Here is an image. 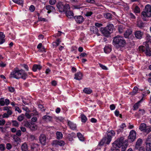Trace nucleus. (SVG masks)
<instances>
[{"label":"nucleus","mask_w":151,"mask_h":151,"mask_svg":"<svg viewBox=\"0 0 151 151\" xmlns=\"http://www.w3.org/2000/svg\"><path fill=\"white\" fill-rule=\"evenodd\" d=\"M12 1L18 4L22 5L23 3V0H12Z\"/></svg>","instance_id":"4c0bfd02"},{"label":"nucleus","mask_w":151,"mask_h":151,"mask_svg":"<svg viewBox=\"0 0 151 151\" xmlns=\"http://www.w3.org/2000/svg\"><path fill=\"white\" fill-rule=\"evenodd\" d=\"M77 136L80 141H83L84 140V138L83 136L80 133H78L77 134Z\"/></svg>","instance_id":"473e14b6"},{"label":"nucleus","mask_w":151,"mask_h":151,"mask_svg":"<svg viewBox=\"0 0 151 151\" xmlns=\"http://www.w3.org/2000/svg\"><path fill=\"white\" fill-rule=\"evenodd\" d=\"M35 9V7L33 5H31L29 7V10L31 12H33Z\"/></svg>","instance_id":"4d7b16f0"},{"label":"nucleus","mask_w":151,"mask_h":151,"mask_svg":"<svg viewBox=\"0 0 151 151\" xmlns=\"http://www.w3.org/2000/svg\"><path fill=\"white\" fill-rule=\"evenodd\" d=\"M16 135L18 136H20L21 135V132L20 130H17L16 131Z\"/></svg>","instance_id":"0e129e2a"},{"label":"nucleus","mask_w":151,"mask_h":151,"mask_svg":"<svg viewBox=\"0 0 151 151\" xmlns=\"http://www.w3.org/2000/svg\"><path fill=\"white\" fill-rule=\"evenodd\" d=\"M102 34H103L105 36H108L111 32L108 30L105 27L101 31Z\"/></svg>","instance_id":"412c9836"},{"label":"nucleus","mask_w":151,"mask_h":151,"mask_svg":"<svg viewBox=\"0 0 151 151\" xmlns=\"http://www.w3.org/2000/svg\"><path fill=\"white\" fill-rule=\"evenodd\" d=\"M25 115L26 117L28 119L30 118L31 116H32L31 113V114H29L27 113H26L25 114Z\"/></svg>","instance_id":"e2e57ef3"},{"label":"nucleus","mask_w":151,"mask_h":151,"mask_svg":"<svg viewBox=\"0 0 151 151\" xmlns=\"http://www.w3.org/2000/svg\"><path fill=\"white\" fill-rule=\"evenodd\" d=\"M83 92L86 94H89L92 92L91 89L88 88H85L83 90Z\"/></svg>","instance_id":"72a5a7b5"},{"label":"nucleus","mask_w":151,"mask_h":151,"mask_svg":"<svg viewBox=\"0 0 151 151\" xmlns=\"http://www.w3.org/2000/svg\"><path fill=\"white\" fill-rule=\"evenodd\" d=\"M46 137L45 135L42 134L39 138V140L40 143L43 145H45L46 143Z\"/></svg>","instance_id":"6e6552de"},{"label":"nucleus","mask_w":151,"mask_h":151,"mask_svg":"<svg viewBox=\"0 0 151 151\" xmlns=\"http://www.w3.org/2000/svg\"><path fill=\"white\" fill-rule=\"evenodd\" d=\"M70 9V7L68 4H64V12L66 11L67 10L69 9Z\"/></svg>","instance_id":"49530a36"},{"label":"nucleus","mask_w":151,"mask_h":151,"mask_svg":"<svg viewBox=\"0 0 151 151\" xmlns=\"http://www.w3.org/2000/svg\"><path fill=\"white\" fill-rule=\"evenodd\" d=\"M145 45L146 46V44ZM146 48V47H145L144 46L142 45L140 46H139V51L142 52H145Z\"/></svg>","instance_id":"58836bf2"},{"label":"nucleus","mask_w":151,"mask_h":151,"mask_svg":"<svg viewBox=\"0 0 151 151\" xmlns=\"http://www.w3.org/2000/svg\"><path fill=\"white\" fill-rule=\"evenodd\" d=\"M111 33L112 32L114 29V26L112 24H109L105 27Z\"/></svg>","instance_id":"5701e85b"},{"label":"nucleus","mask_w":151,"mask_h":151,"mask_svg":"<svg viewBox=\"0 0 151 151\" xmlns=\"http://www.w3.org/2000/svg\"><path fill=\"white\" fill-rule=\"evenodd\" d=\"M129 16L130 17V18L132 19H134L136 18L135 16L132 13H130L129 14Z\"/></svg>","instance_id":"bf43d9fd"},{"label":"nucleus","mask_w":151,"mask_h":151,"mask_svg":"<svg viewBox=\"0 0 151 151\" xmlns=\"http://www.w3.org/2000/svg\"><path fill=\"white\" fill-rule=\"evenodd\" d=\"M149 45L148 44L147 45L146 48L145 52V54L147 56H151V51L150 50V49L149 47Z\"/></svg>","instance_id":"6ab92c4d"},{"label":"nucleus","mask_w":151,"mask_h":151,"mask_svg":"<svg viewBox=\"0 0 151 151\" xmlns=\"http://www.w3.org/2000/svg\"><path fill=\"white\" fill-rule=\"evenodd\" d=\"M127 146V142H124V138L121 137L117 139L112 143L113 148L111 149L112 150H114L115 149H117L122 147V151H125Z\"/></svg>","instance_id":"f257e3e1"},{"label":"nucleus","mask_w":151,"mask_h":151,"mask_svg":"<svg viewBox=\"0 0 151 151\" xmlns=\"http://www.w3.org/2000/svg\"><path fill=\"white\" fill-rule=\"evenodd\" d=\"M138 88L137 87H136V86L134 87L133 89V92L132 93V95H134L136 93H137L138 92Z\"/></svg>","instance_id":"ea45409f"},{"label":"nucleus","mask_w":151,"mask_h":151,"mask_svg":"<svg viewBox=\"0 0 151 151\" xmlns=\"http://www.w3.org/2000/svg\"><path fill=\"white\" fill-rule=\"evenodd\" d=\"M124 28L122 25H120L118 27L119 32L120 33H122L123 31Z\"/></svg>","instance_id":"37998d69"},{"label":"nucleus","mask_w":151,"mask_h":151,"mask_svg":"<svg viewBox=\"0 0 151 151\" xmlns=\"http://www.w3.org/2000/svg\"><path fill=\"white\" fill-rule=\"evenodd\" d=\"M42 44L41 43H39L37 46V48L38 49H42V50H41V51H44L45 50V49L44 47H42Z\"/></svg>","instance_id":"603ef678"},{"label":"nucleus","mask_w":151,"mask_h":151,"mask_svg":"<svg viewBox=\"0 0 151 151\" xmlns=\"http://www.w3.org/2000/svg\"><path fill=\"white\" fill-rule=\"evenodd\" d=\"M99 65L100 67L102 68V69L103 70H107L108 68H107L106 66H105L102 65L101 63L99 64Z\"/></svg>","instance_id":"864d4df0"},{"label":"nucleus","mask_w":151,"mask_h":151,"mask_svg":"<svg viewBox=\"0 0 151 151\" xmlns=\"http://www.w3.org/2000/svg\"><path fill=\"white\" fill-rule=\"evenodd\" d=\"M12 147V145L9 143H7L6 144V148L8 150H10Z\"/></svg>","instance_id":"3c124183"},{"label":"nucleus","mask_w":151,"mask_h":151,"mask_svg":"<svg viewBox=\"0 0 151 151\" xmlns=\"http://www.w3.org/2000/svg\"><path fill=\"white\" fill-rule=\"evenodd\" d=\"M45 8L47 10H51L54 11L55 10V8L54 7L52 6L49 5L46 6H45Z\"/></svg>","instance_id":"e433bc0d"},{"label":"nucleus","mask_w":151,"mask_h":151,"mask_svg":"<svg viewBox=\"0 0 151 151\" xmlns=\"http://www.w3.org/2000/svg\"><path fill=\"white\" fill-rule=\"evenodd\" d=\"M65 144V142L63 140H54L53 141V145H59L60 146H63Z\"/></svg>","instance_id":"9b49d317"},{"label":"nucleus","mask_w":151,"mask_h":151,"mask_svg":"<svg viewBox=\"0 0 151 151\" xmlns=\"http://www.w3.org/2000/svg\"><path fill=\"white\" fill-rule=\"evenodd\" d=\"M104 17L107 19H111L112 18V15L110 13L108 12L105 13L104 14Z\"/></svg>","instance_id":"7c9ffc66"},{"label":"nucleus","mask_w":151,"mask_h":151,"mask_svg":"<svg viewBox=\"0 0 151 151\" xmlns=\"http://www.w3.org/2000/svg\"><path fill=\"white\" fill-rule=\"evenodd\" d=\"M104 50L106 53L108 54L110 53L111 50V46L109 45H106L104 48Z\"/></svg>","instance_id":"dca6fc26"},{"label":"nucleus","mask_w":151,"mask_h":151,"mask_svg":"<svg viewBox=\"0 0 151 151\" xmlns=\"http://www.w3.org/2000/svg\"><path fill=\"white\" fill-rule=\"evenodd\" d=\"M143 34V32L140 31H137L135 32V37L139 39H140L142 38Z\"/></svg>","instance_id":"ddd939ff"},{"label":"nucleus","mask_w":151,"mask_h":151,"mask_svg":"<svg viewBox=\"0 0 151 151\" xmlns=\"http://www.w3.org/2000/svg\"><path fill=\"white\" fill-rule=\"evenodd\" d=\"M12 124L13 126L16 127H18L19 126V123L16 121H12Z\"/></svg>","instance_id":"a18cd8bd"},{"label":"nucleus","mask_w":151,"mask_h":151,"mask_svg":"<svg viewBox=\"0 0 151 151\" xmlns=\"http://www.w3.org/2000/svg\"><path fill=\"white\" fill-rule=\"evenodd\" d=\"M126 127V125L124 123L122 124L119 126V129H117V131L118 132H122L124 128Z\"/></svg>","instance_id":"a878e982"},{"label":"nucleus","mask_w":151,"mask_h":151,"mask_svg":"<svg viewBox=\"0 0 151 151\" xmlns=\"http://www.w3.org/2000/svg\"><path fill=\"white\" fill-rule=\"evenodd\" d=\"M86 2L91 4H94L95 3L94 0H86Z\"/></svg>","instance_id":"69168bd1"},{"label":"nucleus","mask_w":151,"mask_h":151,"mask_svg":"<svg viewBox=\"0 0 151 151\" xmlns=\"http://www.w3.org/2000/svg\"><path fill=\"white\" fill-rule=\"evenodd\" d=\"M31 114L32 116L33 115H38V112L36 110H34L32 113H31Z\"/></svg>","instance_id":"680f3d73"},{"label":"nucleus","mask_w":151,"mask_h":151,"mask_svg":"<svg viewBox=\"0 0 151 151\" xmlns=\"http://www.w3.org/2000/svg\"><path fill=\"white\" fill-rule=\"evenodd\" d=\"M74 134L72 133L70 134H69L68 136V139L70 141H72L73 140Z\"/></svg>","instance_id":"a19ab883"},{"label":"nucleus","mask_w":151,"mask_h":151,"mask_svg":"<svg viewBox=\"0 0 151 151\" xmlns=\"http://www.w3.org/2000/svg\"><path fill=\"white\" fill-rule=\"evenodd\" d=\"M134 12L136 14L139 13L140 12V9L138 6H137L135 7L134 9Z\"/></svg>","instance_id":"79ce46f5"},{"label":"nucleus","mask_w":151,"mask_h":151,"mask_svg":"<svg viewBox=\"0 0 151 151\" xmlns=\"http://www.w3.org/2000/svg\"><path fill=\"white\" fill-rule=\"evenodd\" d=\"M9 117V116L6 113H4L2 115V118H8Z\"/></svg>","instance_id":"774afa93"},{"label":"nucleus","mask_w":151,"mask_h":151,"mask_svg":"<svg viewBox=\"0 0 151 151\" xmlns=\"http://www.w3.org/2000/svg\"><path fill=\"white\" fill-rule=\"evenodd\" d=\"M21 149L22 151H27L28 148L27 144L25 142L23 143L21 146Z\"/></svg>","instance_id":"b1692460"},{"label":"nucleus","mask_w":151,"mask_h":151,"mask_svg":"<svg viewBox=\"0 0 151 151\" xmlns=\"http://www.w3.org/2000/svg\"><path fill=\"white\" fill-rule=\"evenodd\" d=\"M111 137L110 134H107V136L104 138L99 143V145H102L105 144H109L111 142Z\"/></svg>","instance_id":"39448f33"},{"label":"nucleus","mask_w":151,"mask_h":151,"mask_svg":"<svg viewBox=\"0 0 151 151\" xmlns=\"http://www.w3.org/2000/svg\"><path fill=\"white\" fill-rule=\"evenodd\" d=\"M142 99H143V98H142V99L140 100L137 103L135 104L134 105V110H136L138 108L139 106V103L141 102V101L142 100Z\"/></svg>","instance_id":"f704fd0d"},{"label":"nucleus","mask_w":151,"mask_h":151,"mask_svg":"<svg viewBox=\"0 0 151 151\" xmlns=\"http://www.w3.org/2000/svg\"><path fill=\"white\" fill-rule=\"evenodd\" d=\"M57 138L58 139H60L63 137V134L61 132H57L56 133Z\"/></svg>","instance_id":"2f4dec72"},{"label":"nucleus","mask_w":151,"mask_h":151,"mask_svg":"<svg viewBox=\"0 0 151 151\" xmlns=\"http://www.w3.org/2000/svg\"><path fill=\"white\" fill-rule=\"evenodd\" d=\"M146 127V124H145L142 123L140 126L139 129L141 131L144 132Z\"/></svg>","instance_id":"bb28decb"},{"label":"nucleus","mask_w":151,"mask_h":151,"mask_svg":"<svg viewBox=\"0 0 151 151\" xmlns=\"http://www.w3.org/2000/svg\"><path fill=\"white\" fill-rule=\"evenodd\" d=\"M42 68V66L40 65L35 64L32 68V70L34 72H36L37 70H40Z\"/></svg>","instance_id":"f3484780"},{"label":"nucleus","mask_w":151,"mask_h":151,"mask_svg":"<svg viewBox=\"0 0 151 151\" xmlns=\"http://www.w3.org/2000/svg\"><path fill=\"white\" fill-rule=\"evenodd\" d=\"M92 14V12H88L86 13L85 15L87 17L90 16Z\"/></svg>","instance_id":"338daca9"},{"label":"nucleus","mask_w":151,"mask_h":151,"mask_svg":"<svg viewBox=\"0 0 151 151\" xmlns=\"http://www.w3.org/2000/svg\"><path fill=\"white\" fill-rule=\"evenodd\" d=\"M142 142V139H138L136 143V148L138 149L139 147L141 145Z\"/></svg>","instance_id":"c85d7f7f"},{"label":"nucleus","mask_w":151,"mask_h":151,"mask_svg":"<svg viewBox=\"0 0 151 151\" xmlns=\"http://www.w3.org/2000/svg\"><path fill=\"white\" fill-rule=\"evenodd\" d=\"M56 2V0H50L49 2L51 5L54 4Z\"/></svg>","instance_id":"052dcab7"},{"label":"nucleus","mask_w":151,"mask_h":151,"mask_svg":"<svg viewBox=\"0 0 151 151\" xmlns=\"http://www.w3.org/2000/svg\"><path fill=\"white\" fill-rule=\"evenodd\" d=\"M151 137H148L146 142V151H151Z\"/></svg>","instance_id":"0eeeda50"},{"label":"nucleus","mask_w":151,"mask_h":151,"mask_svg":"<svg viewBox=\"0 0 151 151\" xmlns=\"http://www.w3.org/2000/svg\"><path fill=\"white\" fill-rule=\"evenodd\" d=\"M132 33V31L131 29L127 30L125 32L124 34V35L125 37L126 38H127Z\"/></svg>","instance_id":"cd10ccee"},{"label":"nucleus","mask_w":151,"mask_h":151,"mask_svg":"<svg viewBox=\"0 0 151 151\" xmlns=\"http://www.w3.org/2000/svg\"><path fill=\"white\" fill-rule=\"evenodd\" d=\"M74 18L76 22L79 24L81 23L84 21L83 18L81 15L75 16Z\"/></svg>","instance_id":"1a4fd4ad"},{"label":"nucleus","mask_w":151,"mask_h":151,"mask_svg":"<svg viewBox=\"0 0 151 151\" xmlns=\"http://www.w3.org/2000/svg\"><path fill=\"white\" fill-rule=\"evenodd\" d=\"M24 118V115L23 114H22L21 115L18 116L17 119L18 121L21 122L23 120Z\"/></svg>","instance_id":"8fccbe9b"},{"label":"nucleus","mask_w":151,"mask_h":151,"mask_svg":"<svg viewBox=\"0 0 151 151\" xmlns=\"http://www.w3.org/2000/svg\"><path fill=\"white\" fill-rule=\"evenodd\" d=\"M66 14L68 18H70L73 17L74 16V14L73 12L70 10L66 11Z\"/></svg>","instance_id":"393cba45"},{"label":"nucleus","mask_w":151,"mask_h":151,"mask_svg":"<svg viewBox=\"0 0 151 151\" xmlns=\"http://www.w3.org/2000/svg\"><path fill=\"white\" fill-rule=\"evenodd\" d=\"M110 134V136L111 137L114 136L115 134V132L113 130H111L110 132H109V134Z\"/></svg>","instance_id":"6e6d98bb"},{"label":"nucleus","mask_w":151,"mask_h":151,"mask_svg":"<svg viewBox=\"0 0 151 151\" xmlns=\"http://www.w3.org/2000/svg\"><path fill=\"white\" fill-rule=\"evenodd\" d=\"M5 150V145L3 144H0V150L1 151H4Z\"/></svg>","instance_id":"de8ad7c7"},{"label":"nucleus","mask_w":151,"mask_h":151,"mask_svg":"<svg viewBox=\"0 0 151 151\" xmlns=\"http://www.w3.org/2000/svg\"><path fill=\"white\" fill-rule=\"evenodd\" d=\"M13 140L15 142H20L21 140L20 138L16 135H14L13 137Z\"/></svg>","instance_id":"c9c22d12"},{"label":"nucleus","mask_w":151,"mask_h":151,"mask_svg":"<svg viewBox=\"0 0 151 151\" xmlns=\"http://www.w3.org/2000/svg\"><path fill=\"white\" fill-rule=\"evenodd\" d=\"M146 41L145 42L143 43V45H146V44L147 45L148 44L149 45V43H151V37L148 34L146 35Z\"/></svg>","instance_id":"4468645a"},{"label":"nucleus","mask_w":151,"mask_h":151,"mask_svg":"<svg viewBox=\"0 0 151 151\" xmlns=\"http://www.w3.org/2000/svg\"><path fill=\"white\" fill-rule=\"evenodd\" d=\"M28 127L30 129L32 130H35L37 129V126L32 122L30 123H28Z\"/></svg>","instance_id":"f8f14e48"},{"label":"nucleus","mask_w":151,"mask_h":151,"mask_svg":"<svg viewBox=\"0 0 151 151\" xmlns=\"http://www.w3.org/2000/svg\"><path fill=\"white\" fill-rule=\"evenodd\" d=\"M42 118L44 121L46 122L51 121L52 119V118L51 116L47 115H45L43 116L42 117Z\"/></svg>","instance_id":"a211bd4d"},{"label":"nucleus","mask_w":151,"mask_h":151,"mask_svg":"<svg viewBox=\"0 0 151 151\" xmlns=\"http://www.w3.org/2000/svg\"><path fill=\"white\" fill-rule=\"evenodd\" d=\"M151 131V127H146L144 132L148 133Z\"/></svg>","instance_id":"09e8293b"},{"label":"nucleus","mask_w":151,"mask_h":151,"mask_svg":"<svg viewBox=\"0 0 151 151\" xmlns=\"http://www.w3.org/2000/svg\"><path fill=\"white\" fill-rule=\"evenodd\" d=\"M0 104L1 106H4L5 105V102L4 101V98H1L0 99Z\"/></svg>","instance_id":"c03bdc74"},{"label":"nucleus","mask_w":151,"mask_h":151,"mask_svg":"<svg viewBox=\"0 0 151 151\" xmlns=\"http://www.w3.org/2000/svg\"><path fill=\"white\" fill-rule=\"evenodd\" d=\"M81 121L82 122L85 123L86 122L87 120V119L86 117L83 114H81Z\"/></svg>","instance_id":"c756f323"},{"label":"nucleus","mask_w":151,"mask_h":151,"mask_svg":"<svg viewBox=\"0 0 151 151\" xmlns=\"http://www.w3.org/2000/svg\"><path fill=\"white\" fill-rule=\"evenodd\" d=\"M38 147V145L37 144H32L31 147L32 149H34L35 148Z\"/></svg>","instance_id":"13d9d810"},{"label":"nucleus","mask_w":151,"mask_h":151,"mask_svg":"<svg viewBox=\"0 0 151 151\" xmlns=\"http://www.w3.org/2000/svg\"><path fill=\"white\" fill-rule=\"evenodd\" d=\"M64 4L62 2H59L57 5L58 8L60 12H64Z\"/></svg>","instance_id":"9d476101"},{"label":"nucleus","mask_w":151,"mask_h":151,"mask_svg":"<svg viewBox=\"0 0 151 151\" xmlns=\"http://www.w3.org/2000/svg\"><path fill=\"white\" fill-rule=\"evenodd\" d=\"M82 77L83 75L82 73L80 72H78L75 74L74 79L77 80H80L82 78Z\"/></svg>","instance_id":"2eb2a0df"},{"label":"nucleus","mask_w":151,"mask_h":151,"mask_svg":"<svg viewBox=\"0 0 151 151\" xmlns=\"http://www.w3.org/2000/svg\"><path fill=\"white\" fill-rule=\"evenodd\" d=\"M27 73L22 70H19L18 69H15L11 73L10 77L17 79L21 78L25 80L27 77Z\"/></svg>","instance_id":"f03ea898"},{"label":"nucleus","mask_w":151,"mask_h":151,"mask_svg":"<svg viewBox=\"0 0 151 151\" xmlns=\"http://www.w3.org/2000/svg\"><path fill=\"white\" fill-rule=\"evenodd\" d=\"M113 42L117 48L124 47L126 44V42L123 37L119 36H117L114 37Z\"/></svg>","instance_id":"7ed1b4c3"},{"label":"nucleus","mask_w":151,"mask_h":151,"mask_svg":"<svg viewBox=\"0 0 151 151\" xmlns=\"http://www.w3.org/2000/svg\"><path fill=\"white\" fill-rule=\"evenodd\" d=\"M136 135V132L134 130H132L130 132L128 138L131 141L133 142L135 139Z\"/></svg>","instance_id":"423d86ee"},{"label":"nucleus","mask_w":151,"mask_h":151,"mask_svg":"<svg viewBox=\"0 0 151 151\" xmlns=\"http://www.w3.org/2000/svg\"><path fill=\"white\" fill-rule=\"evenodd\" d=\"M5 35L2 32H0V44H2L5 42Z\"/></svg>","instance_id":"4be33fe9"},{"label":"nucleus","mask_w":151,"mask_h":151,"mask_svg":"<svg viewBox=\"0 0 151 151\" xmlns=\"http://www.w3.org/2000/svg\"><path fill=\"white\" fill-rule=\"evenodd\" d=\"M151 16V6L149 4L147 5L145 7V11L142 13L141 17L143 19L146 20V18Z\"/></svg>","instance_id":"20e7f679"},{"label":"nucleus","mask_w":151,"mask_h":151,"mask_svg":"<svg viewBox=\"0 0 151 151\" xmlns=\"http://www.w3.org/2000/svg\"><path fill=\"white\" fill-rule=\"evenodd\" d=\"M6 122L4 119H0V125L3 126L5 123Z\"/></svg>","instance_id":"5fc2aeb1"},{"label":"nucleus","mask_w":151,"mask_h":151,"mask_svg":"<svg viewBox=\"0 0 151 151\" xmlns=\"http://www.w3.org/2000/svg\"><path fill=\"white\" fill-rule=\"evenodd\" d=\"M68 124L71 129L73 130L75 129L76 128V125L70 121H68Z\"/></svg>","instance_id":"aec40b11"}]
</instances>
